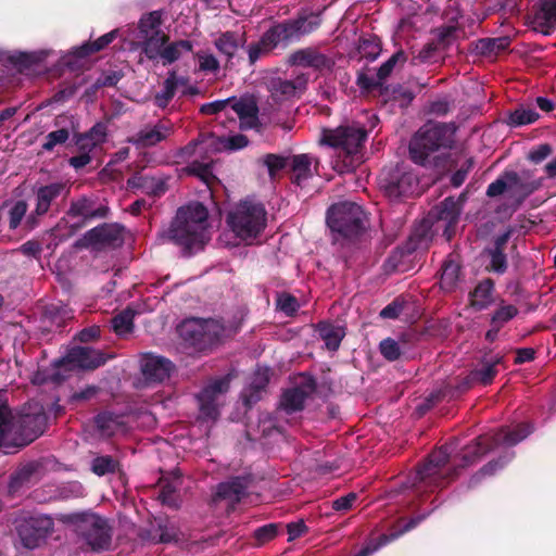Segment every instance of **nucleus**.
I'll return each mask as SVG.
<instances>
[{
    "label": "nucleus",
    "mask_w": 556,
    "mask_h": 556,
    "mask_svg": "<svg viewBox=\"0 0 556 556\" xmlns=\"http://www.w3.org/2000/svg\"><path fill=\"white\" fill-rule=\"evenodd\" d=\"M227 224L236 238L251 243L266 226L265 207L252 200L242 201L228 213Z\"/></svg>",
    "instance_id": "obj_4"
},
{
    "label": "nucleus",
    "mask_w": 556,
    "mask_h": 556,
    "mask_svg": "<svg viewBox=\"0 0 556 556\" xmlns=\"http://www.w3.org/2000/svg\"><path fill=\"white\" fill-rule=\"evenodd\" d=\"M116 462L110 456L97 457L92 462V471L98 476L112 472L116 468Z\"/></svg>",
    "instance_id": "obj_51"
},
{
    "label": "nucleus",
    "mask_w": 556,
    "mask_h": 556,
    "mask_svg": "<svg viewBox=\"0 0 556 556\" xmlns=\"http://www.w3.org/2000/svg\"><path fill=\"white\" fill-rule=\"evenodd\" d=\"M501 358H497L492 364H483L481 368L476 369L471 372V380L483 386L492 382L496 375L495 364L500 363Z\"/></svg>",
    "instance_id": "obj_44"
},
{
    "label": "nucleus",
    "mask_w": 556,
    "mask_h": 556,
    "mask_svg": "<svg viewBox=\"0 0 556 556\" xmlns=\"http://www.w3.org/2000/svg\"><path fill=\"white\" fill-rule=\"evenodd\" d=\"M277 533V528L275 525H267V526H264L262 528H258L256 531H255V536L256 539L263 543V542H266L273 538H275Z\"/></svg>",
    "instance_id": "obj_61"
},
{
    "label": "nucleus",
    "mask_w": 556,
    "mask_h": 556,
    "mask_svg": "<svg viewBox=\"0 0 556 556\" xmlns=\"http://www.w3.org/2000/svg\"><path fill=\"white\" fill-rule=\"evenodd\" d=\"M245 486L247 485L244 481L240 478L220 483L217 486V491L213 501L215 503L218 501H227L228 505H233L244 494Z\"/></svg>",
    "instance_id": "obj_25"
},
{
    "label": "nucleus",
    "mask_w": 556,
    "mask_h": 556,
    "mask_svg": "<svg viewBox=\"0 0 556 556\" xmlns=\"http://www.w3.org/2000/svg\"><path fill=\"white\" fill-rule=\"evenodd\" d=\"M380 352L388 361H395L401 355L399 343L390 338L381 341Z\"/></svg>",
    "instance_id": "obj_52"
},
{
    "label": "nucleus",
    "mask_w": 556,
    "mask_h": 556,
    "mask_svg": "<svg viewBox=\"0 0 556 556\" xmlns=\"http://www.w3.org/2000/svg\"><path fill=\"white\" fill-rule=\"evenodd\" d=\"M406 58L402 51L394 53L386 63H383L378 71V81L384 80L393 71L397 63L403 64Z\"/></svg>",
    "instance_id": "obj_48"
},
{
    "label": "nucleus",
    "mask_w": 556,
    "mask_h": 556,
    "mask_svg": "<svg viewBox=\"0 0 556 556\" xmlns=\"http://www.w3.org/2000/svg\"><path fill=\"white\" fill-rule=\"evenodd\" d=\"M178 332L186 343L202 350L223 336L224 327L214 319L189 318L179 325Z\"/></svg>",
    "instance_id": "obj_7"
},
{
    "label": "nucleus",
    "mask_w": 556,
    "mask_h": 556,
    "mask_svg": "<svg viewBox=\"0 0 556 556\" xmlns=\"http://www.w3.org/2000/svg\"><path fill=\"white\" fill-rule=\"evenodd\" d=\"M450 142L448 129L439 124H427L415 135L409 144L412 160L418 164L430 162L433 153L446 148Z\"/></svg>",
    "instance_id": "obj_5"
},
{
    "label": "nucleus",
    "mask_w": 556,
    "mask_h": 556,
    "mask_svg": "<svg viewBox=\"0 0 556 556\" xmlns=\"http://www.w3.org/2000/svg\"><path fill=\"white\" fill-rule=\"evenodd\" d=\"M514 179V177H507L506 173L504 176H502L488 187L486 194L489 197H495L504 192L508 194V188H511V184H515Z\"/></svg>",
    "instance_id": "obj_49"
},
{
    "label": "nucleus",
    "mask_w": 556,
    "mask_h": 556,
    "mask_svg": "<svg viewBox=\"0 0 556 556\" xmlns=\"http://www.w3.org/2000/svg\"><path fill=\"white\" fill-rule=\"evenodd\" d=\"M493 283L491 280H483L470 293V305L478 309H484L493 303Z\"/></svg>",
    "instance_id": "obj_30"
},
{
    "label": "nucleus",
    "mask_w": 556,
    "mask_h": 556,
    "mask_svg": "<svg viewBox=\"0 0 556 556\" xmlns=\"http://www.w3.org/2000/svg\"><path fill=\"white\" fill-rule=\"evenodd\" d=\"M277 307L287 315H293L300 307V304L293 295L281 293L277 298Z\"/></svg>",
    "instance_id": "obj_50"
},
{
    "label": "nucleus",
    "mask_w": 556,
    "mask_h": 556,
    "mask_svg": "<svg viewBox=\"0 0 556 556\" xmlns=\"http://www.w3.org/2000/svg\"><path fill=\"white\" fill-rule=\"evenodd\" d=\"M402 311V305L397 301L387 305L381 312L380 316L383 318H396Z\"/></svg>",
    "instance_id": "obj_64"
},
{
    "label": "nucleus",
    "mask_w": 556,
    "mask_h": 556,
    "mask_svg": "<svg viewBox=\"0 0 556 556\" xmlns=\"http://www.w3.org/2000/svg\"><path fill=\"white\" fill-rule=\"evenodd\" d=\"M490 267L492 270L496 273H504L506 269V260L505 255L501 250H494L490 252Z\"/></svg>",
    "instance_id": "obj_58"
},
{
    "label": "nucleus",
    "mask_w": 556,
    "mask_h": 556,
    "mask_svg": "<svg viewBox=\"0 0 556 556\" xmlns=\"http://www.w3.org/2000/svg\"><path fill=\"white\" fill-rule=\"evenodd\" d=\"M507 177L515 178V184H511V188H508V195L518 201L525 199L540 187V182L531 180L528 173H522L521 175L516 173H507Z\"/></svg>",
    "instance_id": "obj_26"
},
{
    "label": "nucleus",
    "mask_w": 556,
    "mask_h": 556,
    "mask_svg": "<svg viewBox=\"0 0 556 556\" xmlns=\"http://www.w3.org/2000/svg\"><path fill=\"white\" fill-rule=\"evenodd\" d=\"M104 211H96L92 202L86 198H83L74 202L68 211V215L72 217L89 218L94 216H104Z\"/></svg>",
    "instance_id": "obj_41"
},
{
    "label": "nucleus",
    "mask_w": 556,
    "mask_h": 556,
    "mask_svg": "<svg viewBox=\"0 0 556 556\" xmlns=\"http://www.w3.org/2000/svg\"><path fill=\"white\" fill-rule=\"evenodd\" d=\"M244 42L243 35L226 31L215 40V47L219 52L230 58Z\"/></svg>",
    "instance_id": "obj_31"
},
{
    "label": "nucleus",
    "mask_w": 556,
    "mask_h": 556,
    "mask_svg": "<svg viewBox=\"0 0 556 556\" xmlns=\"http://www.w3.org/2000/svg\"><path fill=\"white\" fill-rule=\"evenodd\" d=\"M265 165L268 167L269 174L273 176L275 172L285 166V160L275 154H268L264 159Z\"/></svg>",
    "instance_id": "obj_60"
},
{
    "label": "nucleus",
    "mask_w": 556,
    "mask_h": 556,
    "mask_svg": "<svg viewBox=\"0 0 556 556\" xmlns=\"http://www.w3.org/2000/svg\"><path fill=\"white\" fill-rule=\"evenodd\" d=\"M517 314V308L513 305H503L501 306L492 316V324L498 325L500 327L515 317Z\"/></svg>",
    "instance_id": "obj_53"
},
{
    "label": "nucleus",
    "mask_w": 556,
    "mask_h": 556,
    "mask_svg": "<svg viewBox=\"0 0 556 556\" xmlns=\"http://www.w3.org/2000/svg\"><path fill=\"white\" fill-rule=\"evenodd\" d=\"M223 111L227 116H230V112L235 113L241 129H251L258 125L257 106L253 99L243 98L233 102L229 99L220 100L201 106V112L204 114H216Z\"/></svg>",
    "instance_id": "obj_9"
},
{
    "label": "nucleus",
    "mask_w": 556,
    "mask_h": 556,
    "mask_svg": "<svg viewBox=\"0 0 556 556\" xmlns=\"http://www.w3.org/2000/svg\"><path fill=\"white\" fill-rule=\"evenodd\" d=\"M192 49V45L187 40H180L165 46L160 58L164 64H169L177 61L184 52H189Z\"/></svg>",
    "instance_id": "obj_38"
},
{
    "label": "nucleus",
    "mask_w": 556,
    "mask_h": 556,
    "mask_svg": "<svg viewBox=\"0 0 556 556\" xmlns=\"http://www.w3.org/2000/svg\"><path fill=\"white\" fill-rule=\"evenodd\" d=\"M124 229L118 225H104L88 231L81 240L77 242L79 247H93L98 244H118L123 239Z\"/></svg>",
    "instance_id": "obj_16"
},
{
    "label": "nucleus",
    "mask_w": 556,
    "mask_h": 556,
    "mask_svg": "<svg viewBox=\"0 0 556 556\" xmlns=\"http://www.w3.org/2000/svg\"><path fill=\"white\" fill-rule=\"evenodd\" d=\"M27 212V204L24 201H17L10 210V227L15 229L22 218L25 216Z\"/></svg>",
    "instance_id": "obj_54"
},
{
    "label": "nucleus",
    "mask_w": 556,
    "mask_h": 556,
    "mask_svg": "<svg viewBox=\"0 0 556 556\" xmlns=\"http://www.w3.org/2000/svg\"><path fill=\"white\" fill-rule=\"evenodd\" d=\"M364 220V212L353 202H342L332 205L328 211L327 224L332 232L350 238L356 236Z\"/></svg>",
    "instance_id": "obj_6"
},
{
    "label": "nucleus",
    "mask_w": 556,
    "mask_h": 556,
    "mask_svg": "<svg viewBox=\"0 0 556 556\" xmlns=\"http://www.w3.org/2000/svg\"><path fill=\"white\" fill-rule=\"evenodd\" d=\"M539 114L531 108L517 109L509 115V124L514 126H520L531 124L535 122Z\"/></svg>",
    "instance_id": "obj_45"
},
{
    "label": "nucleus",
    "mask_w": 556,
    "mask_h": 556,
    "mask_svg": "<svg viewBox=\"0 0 556 556\" xmlns=\"http://www.w3.org/2000/svg\"><path fill=\"white\" fill-rule=\"evenodd\" d=\"M289 62L292 65L309 66L320 72L330 71L333 65V61L329 56L312 48L302 49L292 53L289 58Z\"/></svg>",
    "instance_id": "obj_20"
},
{
    "label": "nucleus",
    "mask_w": 556,
    "mask_h": 556,
    "mask_svg": "<svg viewBox=\"0 0 556 556\" xmlns=\"http://www.w3.org/2000/svg\"><path fill=\"white\" fill-rule=\"evenodd\" d=\"M87 543L93 549H101L109 546L111 541V528L108 521L97 515H87L81 523Z\"/></svg>",
    "instance_id": "obj_14"
},
{
    "label": "nucleus",
    "mask_w": 556,
    "mask_h": 556,
    "mask_svg": "<svg viewBox=\"0 0 556 556\" xmlns=\"http://www.w3.org/2000/svg\"><path fill=\"white\" fill-rule=\"evenodd\" d=\"M199 67L201 71L205 72H216L219 67V63L217 59L210 53H198Z\"/></svg>",
    "instance_id": "obj_57"
},
{
    "label": "nucleus",
    "mask_w": 556,
    "mask_h": 556,
    "mask_svg": "<svg viewBox=\"0 0 556 556\" xmlns=\"http://www.w3.org/2000/svg\"><path fill=\"white\" fill-rule=\"evenodd\" d=\"M320 24L317 15L299 18L293 22L278 24L264 34L261 43L265 51H270L281 43H287L313 31Z\"/></svg>",
    "instance_id": "obj_8"
},
{
    "label": "nucleus",
    "mask_w": 556,
    "mask_h": 556,
    "mask_svg": "<svg viewBox=\"0 0 556 556\" xmlns=\"http://www.w3.org/2000/svg\"><path fill=\"white\" fill-rule=\"evenodd\" d=\"M96 425L102 435L110 437L123 431L124 422L119 416L103 413L96 418Z\"/></svg>",
    "instance_id": "obj_34"
},
{
    "label": "nucleus",
    "mask_w": 556,
    "mask_h": 556,
    "mask_svg": "<svg viewBox=\"0 0 556 556\" xmlns=\"http://www.w3.org/2000/svg\"><path fill=\"white\" fill-rule=\"evenodd\" d=\"M355 500H356V494L349 493L348 495L336 500L332 504V507L336 510H348L349 508L352 507Z\"/></svg>",
    "instance_id": "obj_62"
},
{
    "label": "nucleus",
    "mask_w": 556,
    "mask_h": 556,
    "mask_svg": "<svg viewBox=\"0 0 556 556\" xmlns=\"http://www.w3.org/2000/svg\"><path fill=\"white\" fill-rule=\"evenodd\" d=\"M292 179L302 186L308 178L317 173V161L308 154L294 155L291 159Z\"/></svg>",
    "instance_id": "obj_22"
},
{
    "label": "nucleus",
    "mask_w": 556,
    "mask_h": 556,
    "mask_svg": "<svg viewBox=\"0 0 556 556\" xmlns=\"http://www.w3.org/2000/svg\"><path fill=\"white\" fill-rule=\"evenodd\" d=\"M249 140L243 135H233L229 137H216L210 135L199 140H194L180 150L181 157L203 156L208 152L237 151L243 149Z\"/></svg>",
    "instance_id": "obj_11"
},
{
    "label": "nucleus",
    "mask_w": 556,
    "mask_h": 556,
    "mask_svg": "<svg viewBox=\"0 0 556 556\" xmlns=\"http://www.w3.org/2000/svg\"><path fill=\"white\" fill-rule=\"evenodd\" d=\"M117 35H118V29H114V30L101 36L92 43H85L81 47L76 48L74 50V53L77 56H85V55H88L89 53L100 51L103 48H105L109 43H111L116 38Z\"/></svg>",
    "instance_id": "obj_37"
},
{
    "label": "nucleus",
    "mask_w": 556,
    "mask_h": 556,
    "mask_svg": "<svg viewBox=\"0 0 556 556\" xmlns=\"http://www.w3.org/2000/svg\"><path fill=\"white\" fill-rule=\"evenodd\" d=\"M134 312L131 309H125L112 319L113 330L118 336H126L132 330Z\"/></svg>",
    "instance_id": "obj_43"
},
{
    "label": "nucleus",
    "mask_w": 556,
    "mask_h": 556,
    "mask_svg": "<svg viewBox=\"0 0 556 556\" xmlns=\"http://www.w3.org/2000/svg\"><path fill=\"white\" fill-rule=\"evenodd\" d=\"M437 50L438 45L428 43L419 51V53L414 58V60L418 63H432L437 61Z\"/></svg>",
    "instance_id": "obj_56"
},
{
    "label": "nucleus",
    "mask_w": 556,
    "mask_h": 556,
    "mask_svg": "<svg viewBox=\"0 0 556 556\" xmlns=\"http://www.w3.org/2000/svg\"><path fill=\"white\" fill-rule=\"evenodd\" d=\"M179 83L184 84L182 79L178 78L175 73H170L164 81L162 91L155 96V103L161 108L166 106L174 97Z\"/></svg>",
    "instance_id": "obj_39"
},
{
    "label": "nucleus",
    "mask_w": 556,
    "mask_h": 556,
    "mask_svg": "<svg viewBox=\"0 0 556 556\" xmlns=\"http://www.w3.org/2000/svg\"><path fill=\"white\" fill-rule=\"evenodd\" d=\"M172 132L173 126L162 123L140 130L134 141L143 147H151L169 137Z\"/></svg>",
    "instance_id": "obj_23"
},
{
    "label": "nucleus",
    "mask_w": 556,
    "mask_h": 556,
    "mask_svg": "<svg viewBox=\"0 0 556 556\" xmlns=\"http://www.w3.org/2000/svg\"><path fill=\"white\" fill-rule=\"evenodd\" d=\"M508 46L509 39L507 37L485 38L478 42L477 49L483 54H497Z\"/></svg>",
    "instance_id": "obj_42"
},
{
    "label": "nucleus",
    "mask_w": 556,
    "mask_h": 556,
    "mask_svg": "<svg viewBox=\"0 0 556 556\" xmlns=\"http://www.w3.org/2000/svg\"><path fill=\"white\" fill-rule=\"evenodd\" d=\"M459 278V265L453 260L445 262L441 274V287L451 291L457 283Z\"/></svg>",
    "instance_id": "obj_40"
},
{
    "label": "nucleus",
    "mask_w": 556,
    "mask_h": 556,
    "mask_svg": "<svg viewBox=\"0 0 556 556\" xmlns=\"http://www.w3.org/2000/svg\"><path fill=\"white\" fill-rule=\"evenodd\" d=\"M63 363L71 368L90 369L102 365L104 357L99 351L77 346L68 352Z\"/></svg>",
    "instance_id": "obj_19"
},
{
    "label": "nucleus",
    "mask_w": 556,
    "mask_h": 556,
    "mask_svg": "<svg viewBox=\"0 0 556 556\" xmlns=\"http://www.w3.org/2000/svg\"><path fill=\"white\" fill-rule=\"evenodd\" d=\"M460 211H462L460 201L455 200L453 198L445 199L435 208V218H437L435 228H437V230L442 229L443 233L447 240H450L452 237L453 228L458 220Z\"/></svg>",
    "instance_id": "obj_15"
},
{
    "label": "nucleus",
    "mask_w": 556,
    "mask_h": 556,
    "mask_svg": "<svg viewBox=\"0 0 556 556\" xmlns=\"http://www.w3.org/2000/svg\"><path fill=\"white\" fill-rule=\"evenodd\" d=\"M314 381L308 377H301L299 386L287 390L281 397V406L288 413L303 408L305 399L314 391Z\"/></svg>",
    "instance_id": "obj_17"
},
{
    "label": "nucleus",
    "mask_w": 556,
    "mask_h": 556,
    "mask_svg": "<svg viewBox=\"0 0 556 556\" xmlns=\"http://www.w3.org/2000/svg\"><path fill=\"white\" fill-rule=\"evenodd\" d=\"M307 77L299 75L294 80H275L271 85V93L278 100L288 99L305 89Z\"/></svg>",
    "instance_id": "obj_24"
},
{
    "label": "nucleus",
    "mask_w": 556,
    "mask_h": 556,
    "mask_svg": "<svg viewBox=\"0 0 556 556\" xmlns=\"http://www.w3.org/2000/svg\"><path fill=\"white\" fill-rule=\"evenodd\" d=\"M379 186L392 200L418 192V180L405 166L383 169L379 176Z\"/></svg>",
    "instance_id": "obj_10"
},
{
    "label": "nucleus",
    "mask_w": 556,
    "mask_h": 556,
    "mask_svg": "<svg viewBox=\"0 0 556 556\" xmlns=\"http://www.w3.org/2000/svg\"><path fill=\"white\" fill-rule=\"evenodd\" d=\"M319 334L330 350H337L344 337V330L341 327L329 324H320L318 327Z\"/></svg>",
    "instance_id": "obj_36"
},
{
    "label": "nucleus",
    "mask_w": 556,
    "mask_h": 556,
    "mask_svg": "<svg viewBox=\"0 0 556 556\" xmlns=\"http://www.w3.org/2000/svg\"><path fill=\"white\" fill-rule=\"evenodd\" d=\"M63 188L62 184H52L39 188L36 193L35 214L38 216L46 214L51 202L61 193Z\"/></svg>",
    "instance_id": "obj_28"
},
{
    "label": "nucleus",
    "mask_w": 556,
    "mask_h": 556,
    "mask_svg": "<svg viewBox=\"0 0 556 556\" xmlns=\"http://www.w3.org/2000/svg\"><path fill=\"white\" fill-rule=\"evenodd\" d=\"M22 544L29 549L39 547L53 532V520L49 516L38 515L21 519L16 526Z\"/></svg>",
    "instance_id": "obj_12"
},
{
    "label": "nucleus",
    "mask_w": 556,
    "mask_h": 556,
    "mask_svg": "<svg viewBox=\"0 0 556 556\" xmlns=\"http://www.w3.org/2000/svg\"><path fill=\"white\" fill-rule=\"evenodd\" d=\"M39 414H13L8 407H0V448L10 453L11 448L22 447L33 442L39 434L34 426L41 421Z\"/></svg>",
    "instance_id": "obj_3"
},
{
    "label": "nucleus",
    "mask_w": 556,
    "mask_h": 556,
    "mask_svg": "<svg viewBox=\"0 0 556 556\" xmlns=\"http://www.w3.org/2000/svg\"><path fill=\"white\" fill-rule=\"evenodd\" d=\"M421 519H422V517L412 518L407 523L400 527L397 530L391 532L390 534L381 535L377 542H370L356 556L371 555L372 553L378 551L384 544L397 539L401 534L415 528L420 522Z\"/></svg>",
    "instance_id": "obj_27"
},
{
    "label": "nucleus",
    "mask_w": 556,
    "mask_h": 556,
    "mask_svg": "<svg viewBox=\"0 0 556 556\" xmlns=\"http://www.w3.org/2000/svg\"><path fill=\"white\" fill-rule=\"evenodd\" d=\"M531 429L527 426H518L514 430L509 429H501L496 434H494V442L496 445H515L521 440H523L529 433Z\"/></svg>",
    "instance_id": "obj_33"
},
{
    "label": "nucleus",
    "mask_w": 556,
    "mask_h": 556,
    "mask_svg": "<svg viewBox=\"0 0 556 556\" xmlns=\"http://www.w3.org/2000/svg\"><path fill=\"white\" fill-rule=\"evenodd\" d=\"M106 139V128L103 124H96L87 134L77 139L80 151H91L102 144Z\"/></svg>",
    "instance_id": "obj_29"
},
{
    "label": "nucleus",
    "mask_w": 556,
    "mask_h": 556,
    "mask_svg": "<svg viewBox=\"0 0 556 556\" xmlns=\"http://www.w3.org/2000/svg\"><path fill=\"white\" fill-rule=\"evenodd\" d=\"M531 23L534 30L548 34L556 26V0H541Z\"/></svg>",
    "instance_id": "obj_21"
},
{
    "label": "nucleus",
    "mask_w": 556,
    "mask_h": 556,
    "mask_svg": "<svg viewBox=\"0 0 556 556\" xmlns=\"http://www.w3.org/2000/svg\"><path fill=\"white\" fill-rule=\"evenodd\" d=\"M187 170L190 174L198 176L208 187L215 180L208 163H199L198 161H193L190 166H188Z\"/></svg>",
    "instance_id": "obj_46"
},
{
    "label": "nucleus",
    "mask_w": 556,
    "mask_h": 556,
    "mask_svg": "<svg viewBox=\"0 0 556 556\" xmlns=\"http://www.w3.org/2000/svg\"><path fill=\"white\" fill-rule=\"evenodd\" d=\"M228 380L218 379L207 384L199 394V418L203 421H215L219 409L225 403L228 391Z\"/></svg>",
    "instance_id": "obj_13"
},
{
    "label": "nucleus",
    "mask_w": 556,
    "mask_h": 556,
    "mask_svg": "<svg viewBox=\"0 0 556 556\" xmlns=\"http://www.w3.org/2000/svg\"><path fill=\"white\" fill-rule=\"evenodd\" d=\"M162 237L188 252L202 250L210 240L206 208L200 203L179 208Z\"/></svg>",
    "instance_id": "obj_1"
},
{
    "label": "nucleus",
    "mask_w": 556,
    "mask_h": 556,
    "mask_svg": "<svg viewBox=\"0 0 556 556\" xmlns=\"http://www.w3.org/2000/svg\"><path fill=\"white\" fill-rule=\"evenodd\" d=\"M448 459V452L445 448H440L434 452L429 459V464L420 471V478L424 479L432 473L431 467L439 468L446 464Z\"/></svg>",
    "instance_id": "obj_47"
},
{
    "label": "nucleus",
    "mask_w": 556,
    "mask_h": 556,
    "mask_svg": "<svg viewBox=\"0 0 556 556\" xmlns=\"http://www.w3.org/2000/svg\"><path fill=\"white\" fill-rule=\"evenodd\" d=\"M161 23V14L157 11L143 15L139 21L140 41L162 33Z\"/></svg>",
    "instance_id": "obj_32"
},
{
    "label": "nucleus",
    "mask_w": 556,
    "mask_h": 556,
    "mask_svg": "<svg viewBox=\"0 0 556 556\" xmlns=\"http://www.w3.org/2000/svg\"><path fill=\"white\" fill-rule=\"evenodd\" d=\"M140 366L144 378L152 382H160L168 378L173 368L168 359L152 354L143 355Z\"/></svg>",
    "instance_id": "obj_18"
},
{
    "label": "nucleus",
    "mask_w": 556,
    "mask_h": 556,
    "mask_svg": "<svg viewBox=\"0 0 556 556\" xmlns=\"http://www.w3.org/2000/svg\"><path fill=\"white\" fill-rule=\"evenodd\" d=\"M68 138V131L66 129H59L55 131L50 132L46 137V142L43 143L45 150H52L56 144L63 143Z\"/></svg>",
    "instance_id": "obj_55"
},
{
    "label": "nucleus",
    "mask_w": 556,
    "mask_h": 556,
    "mask_svg": "<svg viewBox=\"0 0 556 556\" xmlns=\"http://www.w3.org/2000/svg\"><path fill=\"white\" fill-rule=\"evenodd\" d=\"M288 530V541L291 542L307 531V528L303 520H299L296 522L289 523L287 526Z\"/></svg>",
    "instance_id": "obj_59"
},
{
    "label": "nucleus",
    "mask_w": 556,
    "mask_h": 556,
    "mask_svg": "<svg viewBox=\"0 0 556 556\" xmlns=\"http://www.w3.org/2000/svg\"><path fill=\"white\" fill-rule=\"evenodd\" d=\"M366 131L362 127L340 126L333 130H325L321 141L340 152L333 161V169L339 173L353 170L362 163V144Z\"/></svg>",
    "instance_id": "obj_2"
},
{
    "label": "nucleus",
    "mask_w": 556,
    "mask_h": 556,
    "mask_svg": "<svg viewBox=\"0 0 556 556\" xmlns=\"http://www.w3.org/2000/svg\"><path fill=\"white\" fill-rule=\"evenodd\" d=\"M551 154V148L547 144H542L538 147L535 150L531 151L529 154V159L535 163H539L546 159Z\"/></svg>",
    "instance_id": "obj_63"
},
{
    "label": "nucleus",
    "mask_w": 556,
    "mask_h": 556,
    "mask_svg": "<svg viewBox=\"0 0 556 556\" xmlns=\"http://www.w3.org/2000/svg\"><path fill=\"white\" fill-rule=\"evenodd\" d=\"M168 41L167 35L162 31L155 36L149 37L141 42L142 50L148 59L155 60L160 58L165 43Z\"/></svg>",
    "instance_id": "obj_35"
}]
</instances>
